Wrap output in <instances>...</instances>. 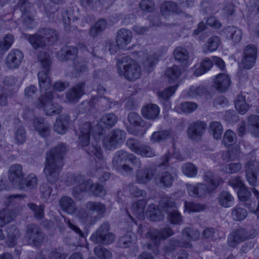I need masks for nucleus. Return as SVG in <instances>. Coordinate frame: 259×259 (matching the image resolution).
Listing matches in <instances>:
<instances>
[{"label":"nucleus","mask_w":259,"mask_h":259,"mask_svg":"<svg viewBox=\"0 0 259 259\" xmlns=\"http://www.w3.org/2000/svg\"><path fill=\"white\" fill-rule=\"evenodd\" d=\"M3 83L5 87L8 89H11L14 93L17 91L21 85L19 78L14 75L5 77Z\"/></svg>","instance_id":"43"},{"label":"nucleus","mask_w":259,"mask_h":259,"mask_svg":"<svg viewBox=\"0 0 259 259\" xmlns=\"http://www.w3.org/2000/svg\"><path fill=\"white\" fill-rule=\"evenodd\" d=\"M257 163L256 160L255 156L254 153H251L247 155L246 158V162L245 163V170H257Z\"/></svg>","instance_id":"58"},{"label":"nucleus","mask_w":259,"mask_h":259,"mask_svg":"<svg viewBox=\"0 0 259 259\" xmlns=\"http://www.w3.org/2000/svg\"><path fill=\"white\" fill-rule=\"evenodd\" d=\"M14 139L16 143L18 145H22L26 140V133L24 127H18L14 132Z\"/></svg>","instance_id":"57"},{"label":"nucleus","mask_w":259,"mask_h":259,"mask_svg":"<svg viewBox=\"0 0 259 259\" xmlns=\"http://www.w3.org/2000/svg\"><path fill=\"white\" fill-rule=\"evenodd\" d=\"M157 61V57L156 54H153L149 55L146 60L143 62L144 69L148 72H151Z\"/></svg>","instance_id":"62"},{"label":"nucleus","mask_w":259,"mask_h":259,"mask_svg":"<svg viewBox=\"0 0 259 259\" xmlns=\"http://www.w3.org/2000/svg\"><path fill=\"white\" fill-rule=\"evenodd\" d=\"M182 170L184 175L188 177H195L197 174V167L193 163H187L182 166Z\"/></svg>","instance_id":"56"},{"label":"nucleus","mask_w":259,"mask_h":259,"mask_svg":"<svg viewBox=\"0 0 259 259\" xmlns=\"http://www.w3.org/2000/svg\"><path fill=\"white\" fill-rule=\"evenodd\" d=\"M247 215V211L243 208L236 206L232 209L231 215L235 221H242L245 219Z\"/></svg>","instance_id":"53"},{"label":"nucleus","mask_w":259,"mask_h":259,"mask_svg":"<svg viewBox=\"0 0 259 259\" xmlns=\"http://www.w3.org/2000/svg\"><path fill=\"white\" fill-rule=\"evenodd\" d=\"M91 130L92 125L90 122H85L79 125L78 143L81 147L85 148L89 155L91 156H94L100 160L103 155L101 147L98 146L97 142L90 145Z\"/></svg>","instance_id":"4"},{"label":"nucleus","mask_w":259,"mask_h":259,"mask_svg":"<svg viewBox=\"0 0 259 259\" xmlns=\"http://www.w3.org/2000/svg\"><path fill=\"white\" fill-rule=\"evenodd\" d=\"M117 72L126 79L134 81L139 78L141 69L138 63L128 56H124L117 61Z\"/></svg>","instance_id":"5"},{"label":"nucleus","mask_w":259,"mask_h":259,"mask_svg":"<svg viewBox=\"0 0 259 259\" xmlns=\"http://www.w3.org/2000/svg\"><path fill=\"white\" fill-rule=\"evenodd\" d=\"M135 235L131 232H127L118 241V246L122 248H127L135 243Z\"/></svg>","instance_id":"47"},{"label":"nucleus","mask_w":259,"mask_h":259,"mask_svg":"<svg viewBox=\"0 0 259 259\" xmlns=\"http://www.w3.org/2000/svg\"><path fill=\"white\" fill-rule=\"evenodd\" d=\"M78 51L75 47L69 46L61 49L57 53L58 58L61 61L74 59L77 56Z\"/></svg>","instance_id":"29"},{"label":"nucleus","mask_w":259,"mask_h":259,"mask_svg":"<svg viewBox=\"0 0 259 259\" xmlns=\"http://www.w3.org/2000/svg\"><path fill=\"white\" fill-rule=\"evenodd\" d=\"M256 52V49L253 45H249L245 48L241 60V65L244 68L249 69L254 65Z\"/></svg>","instance_id":"14"},{"label":"nucleus","mask_w":259,"mask_h":259,"mask_svg":"<svg viewBox=\"0 0 259 259\" xmlns=\"http://www.w3.org/2000/svg\"><path fill=\"white\" fill-rule=\"evenodd\" d=\"M213 65L212 61L208 58H204L201 62L200 66L196 68L194 74L196 76H200L210 69Z\"/></svg>","instance_id":"45"},{"label":"nucleus","mask_w":259,"mask_h":259,"mask_svg":"<svg viewBox=\"0 0 259 259\" xmlns=\"http://www.w3.org/2000/svg\"><path fill=\"white\" fill-rule=\"evenodd\" d=\"M127 160L131 161L134 165L140 167L141 162L139 158L132 153H128L123 150H120L115 152L112 160L113 167L115 169L120 168L121 165Z\"/></svg>","instance_id":"8"},{"label":"nucleus","mask_w":259,"mask_h":259,"mask_svg":"<svg viewBox=\"0 0 259 259\" xmlns=\"http://www.w3.org/2000/svg\"><path fill=\"white\" fill-rule=\"evenodd\" d=\"M246 97L245 93H241L238 95L235 100V108L241 114L246 113L249 108Z\"/></svg>","instance_id":"30"},{"label":"nucleus","mask_w":259,"mask_h":259,"mask_svg":"<svg viewBox=\"0 0 259 259\" xmlns=\"http://www.w3.org/2000/svg\"><path fill=\"white\" fill-rule=\"evenodd\" d=\"M141 112L144 118L148 120H154L158 117L160 108L156 104H148L142 108Z\"/></svg>","instance_id":"26"},{"label":"nucleus","mask_w":259,"mask_h":259,"mask_svg":"<svg viewBox=\"0 0 259 259\" xmlns=\"http://www.w3.org/2000/svg\"><path fill=\"white\" fill-rule=\"evenodd\" d=\"M70 122V117L66 114L60 115L56 120L54 125V130L59 134H64L68 131V126Z\"/></svg>","instance_id":"25"},{"label":"nucleus","mask_w":259,"mask_h":259,"mask_svg":"<svg viewBox=\"0 0 259 259\" xmlns=\"http://www.w3.org/2000/svg\"><path fill=\"white\" fill-rule=\"evenodd\" d=\"M204 181L206 183L211 190L216 189L222 182V179L219 177L214 176L211 171L204 172L203 176Z\"/></svg>","instance_id":"34"},{"label":"nucleus","mask_w":259,"mask_h":259,"mask_svg":"<svg viewBox=\"0 0 259 259\" xmlns=\"http://www.w3.org/2000/svg\"><path fill=\"white\" fill-rule=\"evenodd\" d=\"M227 38L232 39L234 42H239L242 38V31L233 26H229L223 30Z\"/></svg>","instance_id":"32"},{"label":"nucleus","mask_w":259,"mask_h":259,"mask_svg":"<svg viewBox=\"0 0 259 259\" xmlns=\"http://www.w3.org/2000/svg\"><path fill=\"white\" fill-rule=\"evenodd\" d=\"M118 117L113 113H105L100 119V122L106 128H111L117 122Z\"/></svg>","instance_id":"46"},{"label":"nucleus","mask_w":259,"mask_h":259,"mask_svg":"<svg viewBox=\"0 0 259 259\" xmlns=\"http://www.w3.org/2000/svg\"><path fill=\"white\" fill-rule=\"evenodd\" d=\"M108 25H112V24H108L106 19H100L90 29V34L93 37H96L100 34L107 27Z\"/></svg>","instance_id":"35"},{"label":"nucleus","mask_w":259,"mask_h":259,"mask_svg":"<svg viewBox=\"0 0 259 259\" xmlns=\"http://www.w3.org/2000/svg\"><path fill=\"white\" fill-rule=\"evenodd\" d=\"M155 172V168L151 167L139 169L136 174V180L139 184H146L152 180Z\"/></svg>","instance_id":"21"},{"label":"nucleus","mask_w":259,"mask_h":259,"mask_svg":"<svg viewBox=\"0 0 259 259\" xmlns=\"http://www.w3.org/2000/svg\"><path fill=\"white\" fill-rule=\"evenodd\" d=\"M178 87L177 84L168 87L163 91L158 92L157 95L160 99L166 100L174 94Z\"/></svg>","instance_id":"63"},{"label":"nucleus","mask_w":259,"mask_h":259,"mask_svg":"<svg viewBox=\"0 0 259 259\" xmlns=\"http://www.w3.org/2000/svg\"><path fill=\"white\" fill-rule=\"evenodd\" d=\"M173 54L176 60L185 64L188 62L189 54L185 48H177L174 50Z\"/></svg>","instance_id":"49"},{"label":"nucleus","mask_w":259,"mask_h":259,"mask_svg":"<svg viewBox=\"0 0 259 259\" xmlns=\"http://www.w3.org/2000/svg\"><path fill=\"white\" fill-rule=\"evenodd\" d=\"M38 184V179L36 175L34 174L28 175L25 180L21 182V184L19 185V189L23 190L25 188L27 190H32L35 189Z\"/></svg>","instance_id":"38"},{"label":"nucleus","mask_w":259,"mask_h":259,"mask_svg":"<svg viewBox=\"0 0 259 259\" xmlns=\"http://www.w3.org/2000/svg\"><path fill=\"white\" fill-rule=\"evenodd\" d=\"M209 128L214 139H220L223 132L222 124L218 121H212L209 124Z\"/></svg>","instance_id":"54"},{"label":"nucleus","mask_w":259,"mask_h":259,"mask_svg":"<svg viewBox=\"0 0 259 259\" xmlns=\"http://www.w3.org/2000/svg\"><path fill=\"white\" fill-rule=\"evenodd\" d=\"M207 125L204 121H196L192 122L187 129V135L192 140L200 139L205 132Z\"/></svg>","instance_id":"15"},{"label":"nucleus","mask_w":259,"mask_h":259,"mask_svg":"<svg viewBox=\"0 0 259 259\" xmlns=\"http://www.w3.org/2000/svg\"><path fill=\"white\" fill-rule=\"evenodd\" d=\"M66 151L65 145L60 144L47 153L44 172L50 183H55L58 180L64 165L63 157Z\"/></svg>","instance_id":"2"},{"label":"nucleus","mask_w":259,"mask_h":259,"mask_svg":"<svg viewBox=\"0 0 259 259\" xmlns=\"http://www.w3.org/2000/svg\"><path fill=\"white\" fill-rule=\"evenodd\" d=\"M182 235L183 237H185L189 241L197 240L200 237V233L196 230H194L191 228H185L182 231Z\"/></svg>","instance_id":"60"},{"label":"nucleus","mask_w":259,"mask_h":259,"mask_svg":"<svg viewBox=\"0 0 259 259\" xmlns=\"http://www.w3.org/2000/svg\"><path fill=\"white\" fill-rule=\"evenodd\" d=\"M87 209L92 213H96L98 215L102 217L106 211V205L100 202L90 201L87 203Z\"/></svg>","instance_id":"36"},{"label":"nucleus","mask_w":259,"mask_h":259,"mask_svg":"<svg viewBox=\"0 0 259 259\" xmlns=\"http://www.w3.org/2000/svg\"><path fill=\"white\" fill-rule=\"evenodd\" d=\"M6 233L7 243L10 247H13L20 236V232L16 226L10 225L7 228Z\"/></svg>","instance_id":"28"},{"label":"nucleus","mask_w":259,"mask_h":259,"mask_svg":"<svg viewBox=\"0 0 259 259\" xmlns=\"http://www.w3.org/2000/svg\"><path fill=\"white\" fill-rule=\"evenodd\" d=\"M220 205L224 207H229L233 205L234 198L229 192L224 191L221 193L219 199Z\"/></svg>","instance_id":"50"},{"label":"nucleus","mask_w":259,"mask_h":259,"mask_svg":"<svg viewBox=\"0 0 259 259\" xmlns=\"http://www.w3.org/2000/svg\"><path fill=\"white\" fill-rule=\"evenodd\" d=\"M213 87L218 91L224 92L228 90L231 83L229 75L226 73H221L215 76Z\"/></svg>","instance_id":"18"},{"label":"nucleus","mask_w":259,"mask_h":259,"mask_svg":"<svg viewBox=\"0 0 259 259\" xmlns=\"http://www.w3.org/2000/svg\"><path fill=\"white\" fill-rule=\"evenodd\" d=\"M94 253L100 259H111L112 257L111 251L101 246H98L94 248Z\"/></svg>","instance_id":"59"},{"label":"nucleus","mask_w":259,"mask_h":259,"mask_svg":"<svg viewBox=\"0 0 259 259\" xmlns=\"http://www.w3.org/2000/svg\"><path fill=\"white\" fill-rule=\"evenodd\" d=\"M186 188L188 194L195 198L202 197L208 192L206 185L202 183H198L196 185L187 184Z\"/></svg>","instance_id":"20"},{"label":"nucleus","mask_w":259,"mask_h":259,"mask_svg":"<svg viewBox=\"0 0 259 259\" xmlns=\"http://www.w3.org/2000/svg\"><path fill=\"white\" fill-rule=\"evenodd\" d=\"M110 225L108 223L102 224L91 236V240L95 243L110 244L115 239L114 234L110 231Z\"/></svg>","instance_id":"7"},{"label":"nucleus","mask_w":259,"mask_h":259,"mask_svg":"<svg viewBox=\"0 0 259 259\" xmlns=\"http://www.w3.org/2000/svg\"><path fill=\"white\" fill-rule=\"evenodd\" d=\"M127 146L134 153L143 157H152L155 152L150 146L142 144L138 140L130 138L126 141Z\"/></svg>","instance_id":"11"},{"label":"nucleus","mask_w":259,"mask_h":259,"mask_svg":"<svg viewBox=\"0 0 259 259\" xmlns=\"http://www.w3.org/2000/svg\"><path fill=\"white\" fill-rule=\"evenodd\" d=\"M16 217L14 210L5 208L0 211V227L12 222Z\"/></svg>","instance_id":"41"},{"label":"nucleus","mask_w":259,"mask_h":259,"mask_svg":"<svg viewBox=\"0 0 259 259\" xmlns=\"http://www.w3.org/2000/svg\"><path fill=\"white\" fill-rule=\"evenodd\" d=\"M254 235L248 233L246 230L239 228L231 232L228 238V243L230 246L235 247L237 244L254 238Z\"/></svg>","instance_id":"12"},{"label":"nucleus","mask_w":259,"mask_h":259,"mask_svg":"<svg viewBox=\"0 0 259 259\" xmlns=\"http://www.w3.org/2000/svg\"><path fill=\"white\" fill-rule=\"evenodd\" d=\"M147 212L149 219L152 221H159L163 219V212L159 209L156 205L151 204L149 205Z\"/></svg>","instance_id":"42"},{"label":"nucleus","mask_w":259,"mask_h":259,"mask_svg":"<svg viewBox=\"0 0 259 259\" xmlns=\"http://www.w3.org/2000/svg\"><path fill=\"white\" fill-rule=\"evenodd\" d=\"M185 211L189 213L199 212L204 209L202 205L198 203L185 201L184 203Z\"/></svg>","instance_id":"64"},{"label":"nucleus","mask_w":259,"mask_h":259,"mask_svg":"<svg viewBox=\"0 0 259 259\" xmlns=\"http://www.w3.org/2000/svg\"><path fill=\"white\" fill-rule=\"evenodd\" d=\"M24 174L22 166L19 164L12 165L9 170L8 178L9 180L15 185L19 186L23 181Z\"/></svg>","instance_id":"19"},{"label":"nucleus","mask_w":259,"mask_h":259,"mask_svg":"<svg viewBox=\"0 0 259 259\" xmlns=\"http://www.w3.org/2000/svg\"><path fill=\"white\" fill-rule=\"evenodd\" d=\"M124 190L130 195L135 197H145L146 192L145 191L140 189L134 184H128L124 187Z\"/></svg>","instance_id":"48"},{"label":"nucleus","mask_w":259,"mask_h":259,"mask_svg":"<svg viewBox=\"0 0 259 259\" xmlns=\"http://www.w3.org/2000/svg\"><path fill=\"white\" fill-rule=\"evenodd\" d=\"M159 205L167 214L177 208L175 203L167 197L162 198L159 201Z\"/></svg>","instance_id":"52"},{"label":"nucleus","mask_w":259,"mask_h":259,"mask_svg":"<svg viewBox=\"0 0 259 259\" xmlns=\"http://www.w3.org/2000/svg\"><path fill=\"white\" fill-rule=\"evenodd\" d=\"M174 234V232L173 230L168 227H164L160 230L156 229H150L147 233V236L149 237L154 244L148 243L147 248L150 250H152V252L155 255L158 254V245L160 240L165 239L173 235Z\"/></svg>","instance_id":"6"},{"label":"nucleus","mask_w":259,"mask_h":259,"mask_svg":"<svg viewBox=\"0 0 259 259\" xmlns=\"http://www.w3.org/2000/svg\"><path fill=\"white\" fill-rule=\"evenodd\" d=\"M63 181L68 186H74L72 194L76 197L81 192L90 190L92 195L96 197H104L106 191L103 186L98 183L94 184L91 180H84V177L80 174H67L63 177Z\"/></svg>","instance_id":"3"},{"label":"nucleus","mask_w":259,"mask_h":259,"mask_svg":"<svg viewBox=\"0 0 259 259\" xmlns=\"http://www.w3.org/2000/svg\"><path fill=\"white\" fill-rule=\"evenodd\" d=\"M59 203L62 210L69 214H74L77 210L75 202L69 197H61Z\"/></svg>","instance_id":"27"},{"label":"nucleus","mask_w":259,"mask_h":259,"mask_svg":"<svg viewBox=\"0 0 259 259\" xmlns=\"http://www.w3.org/2000/svg\"><path fill=\"white\" fill-rule=\"evenodd\" d=\"M249 124L255 137H259V115H253L249 117Z\"/></svg>","instance_id":"61"},{"label":"nucleus","mask_w":259,"mask_h":259,"mask_svg":"<svg viewBox=\"0 0 259 259\" xmlns=\"http://www.w3.org/2000/svg\"><path fill=\"white\" fill-rule=\"evenodd\" d=\"M182 73L180 67L174 65L167 68L165 71V75L168 79L169 82L177 81L180 78Z\"/></svg>","instance_id":"44"},{"label":"nucleus","mask_w":259,"mask_h":259,"mask_svg":"<svg viewBox=\"0 0 259 259\" xmlns=\"http://www.w3.org/2000/svg\"><path fill=\"white\" fill-rule=\"evenodd\" d=\"M25 239L29 245L39 246L44 241V234L37 225L31 224L27 226Z\"/></svg>","instance_id":"9"},{"label":"nucleus","mask_w":259,"mask_h":259,"mask_svg":"<svg viewBox=\"0 0 259 259\" xmlns=\"http://www.w3.org/2000/svg\"><path fill=\"white\" fill-rule=\"evenodd\" d=\"M38 58L40 62L42 70L38 72L37 77L42 95L37 99L36 107L43 108L47 115L58 114L62 112V108L58 104H53V93L50 90L51 79L49 74L50 70L51 59L49 55L45 52H40Z\"/></svg>","instance_id":"1"},{"label":"nucleus","mask_w":259,"mask_h":259,"mask_svg":"<svg viewBox=\"0 0 259 259\" xmlns=\"http://www.w3.org/2000/svg\"><path fill=\"white\" fill-rule=\"evenodd\" d=\"M160 11L162 15H179L181 11L177 5L172 2L165 1L161 6Z\"/></svg>","instance_id":"31"},{"label":"nucleus","mask_w":259,"mask_h":259,"mask_svg":"<svg viewBox=\"0 0 259 259\" xmlns=\"http://www.w3.org/2000/svg\"><path fill=\"white\" fill-rule=\"evenodd\" d=\"M132 37L131 31L125 28H121L117 32L116 42L123 49L131 42Z\"/></svg>","instance_id":"23"},{"label":"nucleus","mask_w":259,"mask_h":259,"mask_svg":"<svg viewBox=\"0 0 259 259\" xmlns=\"http://www.w3.org/2000/svg\"><path fill=\"white\" fill-rule=\"evenodd\" d=\"M126 138V133L119 129H115L110 132L103 140V145L108 150L115 148L122 144Z\"/></svg>","instance_id":"10"},{"label":"nucleus","mask_w":259,"mask_h":259,"mask_svg":"<svg viewBox=\"0 0 259 259\" xmlns=\"http://www.w3.org/2000/svg\"><path fill=\"white\" fill-rule=\"evenodd\" d=\"M23 52L19 49H14L9 52L6 57L5 63L9 69L18 68L23 59Z\"/></svg>","instance_id":"13"},{"label":"nucleus","mask_w":259,"mask_h":259,"mask_svg":"<svg viewBox=\"0 0 259 259\" xmlns=\"http://www.w3.org/2000/svg\"><path fill=\"white\" fill-rule=\"evenodd\" d=\"M177 177L176 170L172 169L170 171L166 170L159 173L155 178V180L156 184L169 188L172 186Z\"/></svg>","instance_id":"16"},{"label":"nucleus","mask_w":259,"mask_h":259,"mask_svg":"<svg viewBox=\"0 0 259 259\" xmlns=\"http://www.w3.org/2000/svg\"><path fill=\"white\" fill-rule=\"evenodd\" d=\"M85 82L82 81L77 83L67 91L66 98L70 103H75L78 102L80 98L85 94Z\"/></svg>","instance_id":"17"},{"label":"nucleus","mask_w":259,"mask_h":259,"mask_svg":"<svg viewBox=\"0 0 259 259\" xmlns=\"http://www.w3.org/2000/svg\"><path fill=\"white\" fill-rule=\"evenodd\" d=\"M14 42V37L11 34H6L3 40H0V61L4 54L12 47Z\"/></svg>","instance_id":"39"},{"label":"nucleus","mask_w":259,"mask_h":259,"mask_svg":"<svg viewBox=\"0 0 259 259\" xmlns=\"http://www.w3.org/2000/svg\"><path fill=\"white\" fill-rule=\"evenodd\" d=\"M220 45V38L219 36H213L210 37L202 47V52L207 54L216 51Z\"/></svg>","instance_id":"37"},{"label":"nucleus","mask_w":259,"mask_h":259,"mask_svg":"<svg viewBox=\"0 0 259 259\" xmlns=\"http://www.w3.org/2000/svg\"><path fill=\"white\" fill-rule=\"evenodd\" d=\"M28 207L34 213V218L37 220H41L44 216V209L45 206L44 205H40L37 206L36 204L32 203L27 204Z\"/></svg>","instance_id":"55"},{"label":"nucleus","mask_w":259,"mask_h":259,"mask_svg":"<svg viewBox=\"0 0 259 259\" xmlns=\"http://www.w3.org/2000/svg\"><path fill=\"white\" fill-rule=\"evenodd\" d=\"M33 126L41 137L46 138L49 136L51 126L44 121L43 118H35L33 121Z\"/></svg>","instance_id":"22"},{"label":"nucleus","mask_w":259,"mask_h":259,"mask_svg":"<svg viewBox=\"0 0 259 259\" xmlns=\"http://www.w3.org/2000/svg\"><path fill=\"white\" fill-rule=\"evenodd\" d=\"M38 32L42 35L46 41L50 43L53 44L58 40V32L53 29L41 27L38 29Z\"/></svg>","instance_id":"33"},{"label":"nucleus","mask_w":259,"mask_h":259,"mask_svg":"<svg viewBox=\"0 0 259 259\" xmlns=\"http://www.w3.org/2000/svg\"><path fill=\"white\" fill-rule=\"evenodd\" d=\"M237 194L239 200L245 203V206L248 209L251 208V204L250 203L249 198L251 196V193L249 191L245 186L238 190Z\"/></svg>","instance_id":"51"},{"label":"nucleus","mask_w":259,"mask_h":259,"mask_svg":"<svg viewBox=\"0 0 259 259\" xmlns=\"http://www.w3.org/2000/svg\"><path fill=\"white\" fill-rule=\"evenodd\" d=\"M22 38L27 39L34 49L44 48L46 46V41L42 35L37 32L36 33L30 35L26 33L22 34Z\"/></svg>","instance_id":"24"},{"label":"nucleus","mask_w":259,"mask_h":259,"mask_svg":"<svg viewBox=\"0 0 259 259\" xmlns=\"http://www.w3.org/2000/svg\"><path fill=\"white\" fill-rule=\"evenodd\" d=\"M146 205L145 200H139L134 203L131 207L133 213L140 220L145 218L144 211Z\"/></svg>","instance_id":"40"}]
</instances>
